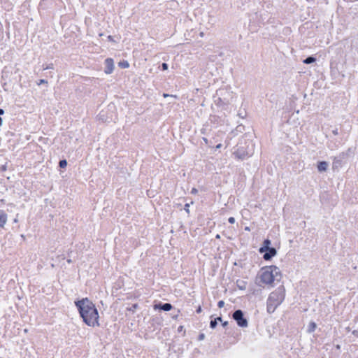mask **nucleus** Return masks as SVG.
<instances>
[{
  "mask_svg": "<svg viewBox=\"0 0 358 358\" xmlns=\"http://www.w3.org/2000/svg\"><path fill=\"white\" fill-rule=\"evenodd\" d=\"M175 206L177 207V208H180L182 206L181 203H176Z\"/></svg>",
  "mask_w": 358,
  "mask_h": 358,
  "instance_id": "052dcab7",
  "label": "nucleus"
},
{
  "mask_svg": "<svg viewBox=\"0 0 358 358\" xmlns=\"http://www.w3.org/2000/svg\"><path fill=\"white\" fill-rule=\"evenodd\" d=\"M199 35H200L201 37H203L204 36V33L203 31H201L199 33Z\"/></svg>",
  "mask_w": 358,
  "mask_h": 358,
  "instance_id": "0e129e2a",
  "label": "nucleus"
},
{
  "mask_svg": "<svg viewBox=\"0 0 358 358\" xmlns=\"http://www.w3.org/2000/svg\"><path fill=\"white\" fill-rule=\"evenodd\" d=\"M250 145H253L252 141L245 140L244 142H239L237 144L236 150L234 152L236 158L244 160L250 157L252 155V149L250 148Z\"/></svg>",
  "mask_w": 358,
  "mask_h": 358,
  "instance_id": "7ed1b4c3",
  "label": "nucleus"
},
{
  "mask_svg": "<svg viewBox=\"0 0 358 358\" xmlns=\"http://www.w3.org/2000/svg\"><path fill=\"white\" fill-rule=\"evenodd\" d=\"M221 324H222V326L224 328H225V327H227L228 326L229 322H228V321H222V322H221Z\"/></svg>",
  "mask_w": 358,
  "mask_h": 358,
  "instance_id": "37998d69",
  "label": "nucleus"
},
{
  "mask_svg": "<svg viewBox=\"0 0 358 358\" xmlns=\"http://www.w3.org/2000/svg\"><path fill=\"white\" fill-rule=\"evenodd\" d=\"M278 269V266L275 265L265 266L260 268L257 278L260 279V282L273 287L275 281L274 271Z\"/></svg>",
  "mask_w": 358,
  "mask_h": 358,
  "instance_id": "f03ea898",
  "label": "nucleus"
},
{
  "mask_svg": "<svg viewBox=\"0 0 358 358\" xmlns=\"http://www.w3.org/2000/svg\"><path fill=\"white\" fill-rule=\"evenodd\" d=\"M217 322L218 321H220V322L222 321V317L220 316V317H217L215 318H214Z\"/></svg>",
  "mask_w": 358,
  "mask_h": 358,
  "instance_id": "6e6d98bb",
  "label": "nucleus"
},
{
  "mask_svg": "<svg viewBox=\"0 0 358 358\" xmlns=\"http://www.w3.org/2000/svg\"><path fill=\"white\" fill-rule=\"evenodd\" d=\"M48 82L46 79H39L38 80L36 81V85L38 86L41 85H45L46 87H48Z\"/></svg>",
  "mask_w": 358,
  "mask_h": 358,
  "instance_id": "c756f323",
  "label": "nucleus"
},
{
  "mask_svg": "<svg viewBox=\"0 0 358 358\" xmlns=\"http://www.w3.org/2000/svg\"><path fill=\"white\" fill-rule=\"evenodd\" d=\"M3 124V119L0 117V127Z\"/></svg>",
  "mask_w": 358,
  "mask_h": 358,
  "instance_id": "e2e57ef3",
  "label": "nucleus"
},
{
  "mask_svg": "<svg viewBox=\"0 0 358 358\" xmlns=\"http://www.w3.org/2000/svg\"><path fill=\"white\" fill-rule=\"evenodd\" d=\"M107 38H108V41H109L115 42V40L113 39V36L111 35L108 36Z\"/></svg>",
  "mask_w": 358,
  "mask_h": 358,
  "instance_id": "09e8293b",
  "label": "nucleus"
},
{
  "mask_svg": "<svg viewBox=\"0 0 358 358\" xmlns=\"http://www.w3.org/2000/svg\"><path fill=\"white\" fill-rule=\"evenodd\" d=\"M337 157L343 160L348 158L349 157V154H348V152H342Z\"/></svg>",
  "mask_w": 358,
  "mask_h": 358,
  "instance_id": "2f4dec72",
  "label": "nucleus"
},
{
  "mask_svg": "<svg viewBox=\"0 0 358 358\" xmlns=\"http://www.w3.org/2000/svg\"><path fill=\"white\" fill-rule=\"evenodd\" d=\"M206 336L203 333H200L198 336V341H203L205 338Z\"/></svg>",
  "mask_w": 358,
  "mask_h": 358,
  "instance_id": "4c0bfd02",
  "label": "nucleus"
},
{
  "mask_svg": "<svg viewBox=\"0 0 358 358\" xmlns=\"http://www.w3.org/2000/svg\"><path fill=\"white\" fill-rule=\"evenodd\" d=\"M67 164H68L67 160L66 159H62L59 160L58 166L61 169H64L66 168Z\"/></svg>",
  "mask_w": 358,
  "mask_h": 358,
  "instance_id": "a878e982",
  "label": "nucleus"
},
{
  "mask_svg": "<svg viewBox=\"0 0 358 358\" xmlns=\"http://www.w3.org/2000/svg\"><path fill=\"white\" fill-rule=\"evenodd\" d=\"M245 115H246V112L245 111H244V114L242 112H239L238 113V116L240 117H241V118H243L245 116Z\"/></svg>",
  "mask_w": 358,
  "mask_h": 358,
  "instance_id": "8fccbe9b",
  "label": "nucleus"
},
{
  "mask_svg": "<svg viewBox=\"0 0 358 358\" xmlns=\"http://www.w3.org/2000/svg\"><path fill=\"white\" fill-rule=\"evenodd\" d=\"M46 68L48 69H54V64L52 63L46 64Z\"/></svg>",
  "mask_w": 358,
  "mask_h": 358,
  "instance_id": "a18cd8bd",
  "label": "nucleus"
},
{
  "mask_svg": "<svg viewBox=\"0 0 358 358\" xmlns=\"http://www.w3.org/2000/svg\"><path fill=\"white\" fill-rule=\"evenodd\" d=\"M262 289H263V287H262V285H259V283H258V282H256V285L250 287V288H249L250 294H251L254 296H262Z\"/></svg>",
  "mask_w": 358,
  "mask_h": 358,
  "instance_id": "9b49d317",
  "label": "nucleus"
},
{
  "mask_svg": "<svg viewBox=\"0 0 358 358\" xmlns=\"http://www.w3.org/2000/svg\"><path fill=\"white\" fill-rule=\"evenodd\" d=\"M7 170V162L0 166V172L3 173Z\"/></svg>",
  "mask_w": 358,
  "mask_h": 358,
  "instance_id": "e433bc0d",
  "label": "nucleus"
},
{
  "mask_svg": "<svg viewBox=\"0 0 358 358\" xmlns=\"http://www.w3.org/2000/svg\"><path fill=\"white\" fill-rule=\"evenodd\" d=\"M341 141H339L338 143L336 142H334L333 141H331L329 143H328V148L333 150H335V149H337L339 146V145H341Z\"/></svg>",
  "mask_w": 358,
  "mask_h": 358,
  "instance_id": "4be33fe9",
  "label": "nucleus"
},
{
  "mask_svg": "<svg viewBox=\"0 0 358 358\" xmlns=\"http://www.w3.org/2000/svg\"><path fill=\"white\" fill-rule=\"evenodd\" d=\"M194 202L192 201L190 203H186L184 206V210L186 211L187 214H189V206L190 204H193Z\"/></svg>",
  "mask_w": 358,
  "mask_h": 358,
  "instance_id": "72a5a7b5",
  "label": "nucleus"
},
{
  "mask_svg": "<svg viewBox=\"0 0 358 358\" xmlns=\"http://www.w3.org/2000/svg\"><path fill=\"white\" fill-rule=\"evenodd\" d=\"M231 318L236 321L239 327L245 328L248 326V320L245 316V313L241 309L235 310L232 313Z\"/></svg>",
  "mask_w": 358,
  "mask_h": 358,
  "instance_id": "39448f33",
  "label": "nucleus"
},
{
  "mask_svg": "<svg viewBox=\"0 0 358 358\" xmlns=\"http://www.w3.org/2000/svg\"><path fill=\"white\" fill-rule=\"evenodd\" d=\"M21 238L23 241H25L26 240V238H25V236L24 234H21Z\"/></svg>",
  "mask_w": 358,
  "mask_h": 358,
  "instance_id": "680f3d73",
  "label": "nucleus"
},
{
  "mask_svg": "<svg viewBox=\"0 0 358 358\" xmlns=\"http://www.w3.org/2000/svg\"><path fill=\"white\" fill-rule=\"evenodd\" d=\"M118 66L122 69H127L129 67V63L128 61L123 59L118 63Z\"/></svg>",
  "mask_w": 358,
  "mask_h": 358,
  "instance_id": "393cba45",
  "label": "nucleus"
},
{
  "mask_svg": "<svg viewBox=\"0 0 358 358\" xmlns=\"http://www.w3.org/2000/svg\"><path fill=\"white\" fill-rule=\"evenodd\" d=\"M342 166V160L338 157H335L333 162L332 169L335 170Z\"/></svg>",
  "mask_w": 358,
  "mask_h": 358,
  "instance_id": "aec40b11",
  "label": "nucleus"
},
{
  "mask_svg": "<svg viewBox=\"0 0 358 358\" xmlns=\"http://www.w3.org/2000/svg\"><path fill=\"white\" fill-rule=\"evenodd\" d=\"M178 333L182 332V336H185L186 331H185V329H184V326H182V325L179 326L178 327Z\"/></svg>",
  "mask_w": 358,
  "mask_h": 358,
  "instance_id": "c9c22d12",
  "label": "nucleus"
},
{
  "mask_svg": "<svg viewBox=\"0 0 358 358\" xmlns=\"http://www.w3.org/2000/svg\"><path fill=\"white\" fill-rule=\"evenodd\" d=\"M260 254L263 255V259L266 262L271 261L272 259L275 257L278 254V250L275 248L272 247L268 249H266V250L264 252H259Z\"/></svg>",
  "mask_w": 358,
  "mask_h": 358,
  "instance_id": "0eeeda50",
  "label": "nucleus"
},
{
  "mask_svg": "<svg viewBox=\"0 0 358 358\" xmlns=\"http://www.w3.org/2000/svg\"><path fill=\"white\" fill-rule=\"evenodd\" d=\"M222 147V144L218 143L217 145H215V150H218V149H220Z\"/></svg>",
  "mask_w": 358,
  "mask_h": 358,
  "instance_id": "864d4df0",
  "label": "nucleus"
},
{
  "mask_svg": "<svg viewBox=\"0 0 358 358\" xmlns=\"http://www.w3.org/2000/svg\"><path fill=\"white\" fill-rule=\"evenodd\" d=\"M317 324L314 322V321H310L308 325V327H307V333L308 334H312L313 333L315 329H317Z\"/></svg>",
  "mask_w": 358,
  "mask_h": 358,
  "instance_id": "a211bd4d",
  "label": "nucleus"
},
{
  "mask_svg": "<svg viewBox=\"0 0 358 358\" xmlns=\"http://www.w3.org/2000/svg\"><path fill=\"white\" fill-rule=\"evenodd\" d=\"M2 87H3V90H4L5 91H6V92H8V88H6V87H7V83H2Z\"/></svg>",
  "mask_w": 358,
  "mask_h": 358,
  "instance_id": "3c124183",
  "label": "nucleus"
},
{
  "mask_svg": "<svg viewBox=\"0 0 358 358\" xmlns=\"http://www.w3.org/2000/svg\"><path fill=\"white\" fill-rule=\"evenodd\" d=\"M279 305H277V303H273V301L269 302V301L267 300L266 310L269 314L273 313H274V311L275 310L276 308Z\"/></svg>",
  "mask_w": 358,
  "mask_h": 358,
  "instance_id": "f3484780",
  "label": "nucleus"
},
{
  "mask_svg": "<svg viewBox=\"0 0 358 358\" xmlns=\"http://www.w3.org/2000/svg\"><path fill=\"white\" fill-rule=\"evenodd\" d=\"M8 215L3 210H0V228L3 229L6 224Z\"/></svg>",
  "mask_w": 358,
  "mask_h": 358,
  "instance_id": "dca6fc26",
  "label": "nucleus"
},
{
  "mask_svg": "<svg viewBox=\"0 0 358 358\" xmlns=\"http://www.w3.org/2000/svg\"><path fill=\"white\" fill-rule=\"evenodd\" d=\"M214 103L215 104L221 108L222 110H228L229 109V106L225 103L224 100H223L221 96H217V93L213 96Z\"/></svg>",
  "mask_w": 358,
  "mask_h": 358,
  "instance_id": "1a4fd4ad",
  "label": "nucleus"
},
{
  "mask_svg": "<svg viewBox=\"0 0 358 358\" xmlns=\"http://www.w3.org/2000/svg\"><path fill=\"white\" fill-rule=\"evenodd\" d=\"M285 298V288L284 285H280L274 291H273L268 296V301H273L280 305Z\"/></svg>",
  "mask_w": 358,
  "mask_h": 358,
  "instance_id": "20e7f679",
  "label": "nucleus"
},
{
  "mask_svg": "<svg viewBox=\"0 0 358 358\" xmlns=\"http://www.w3.org/2000/svg\"><path fill=\"white\" fill-rule=\"evenodd\" d=\"M98 117H99V120L103 122H110V120H108V117L105 115L104 112L103 111H101L99 115H98Z\"/></svg>",
  "mask_w": 358,
  "mask_h": 358,
  "instance_id": "b1692460",
  "label": "nucleus"
},
{
  "mask_svg": "<svg viewBox=\"0 0 358 358\" xmlns=\"http://www.w3.org/2000/svg\"><path fill=\"white\" fill-rule=\"evenodd\" d=\"M274 275H275V280L280 281V278L282 275V272L280 271V268L278 267V269L274 271Z\"/></svg>",
  "mask_w": 358,
  "mask_h": 358,
  "instance_id": "bb28decb",
  "label": "nucleus"
},
{
  "mask_svg": "<svg viewBox=\"0 0 358 358\" xmlns=\"http://www.w3.org/2000/svg\"><path fill=\"white\" fill-rule=\"evenodd\" d=\"M352 334H353L355 336H356V337H357V338H358V329H356V330L352 331Z\"/></svg>",
  "mask_w": 358,
  "mask_h": 358,
  "instance_id": "603ef678",
  "label": "nucleus"
},
{
  "mask_svg": "<svg viewBox=\"0 0 358 358\" xmlns=\"http://www.w3.org/2000/svg\"><path fill=\"white\" fill-rule=\"evenodd\" d=\"M154 310H159L160 311L168 312L173 310L174 308L173 305L170 303H162L159 301L154 304L153 306Z\"/></svg>",
  "mask_w": 358,
  "mask_h": 358,
  "instance_id": "6e6552de",
  "label": "nucleus"
},
{
  "mask_svg": "<svg viewBox=\"0 0 358 358\" xmlns=\"http://www.w3.org/2000/svg\"><path fill=\"white\" fill-rule=\"evenodd\" d=\"M18 222V219L17 217H15L14 220H13V222H15L17 223Z\"/></svg>",
  "mask_w": 358,
  "mask_h": 358,
  "instance_id": "338daca9",
  "label": "nucleus"
},
{
  "mask_svg": "<svg viewBox=\"0 0 358 358\" xmlns=\"http://www.w3.org/2000/svg\"><path fill=\"white\" fill-rule=\"evenodd\" d=\"M138 308V303H133L131 306L127 308V310L129 312L134 313L136 310Z\"/></svg>",
  "mask_w": 358,
  "mask_h": 358,
  "instance_id": "c85d7f7f",
  "label": "nucleus"
},
{
  "mask_svg": "<svg viewBox=\"0 0 358 358\" xmlns=\"http://www.w3.org/2000/svg\"><path fill=\"white\" fill-rule=\"evenodd\" d=\"M52 4V0H41L40 2V6L43 8H46L49 5Z\"/></svg>",
  "mask_w": 358,
  "mask_h": 358,
  "instance_id": "5701e85b",
  "label": "nucleus"
},
{
  "mask_svg": "<svg viewBox=\"0 0 358 358\" xmlns=\"http://www.w3.org/2000/svg\"><path fill=\"white\" fill-rule=\"evenodd\" d=\"M332 134L334 135H338V129L337 127H335L333 130H332Z\"/></svg>",
  "mask_w": 358,
  "mask_h": 358,
  "instance_id": "de8ad7c7",
  "label": "nucleus"
},
{
  "mask_svg": "<svg viewBox=\"0 0 358 358\" xmlns=\"http://www.w3.org/2000/svg\"><path fill=\"white\" fill-rule=\"evenodd\" d=\"M224 301L223 300H220L217 302V307L221 308L224 307Z\"/></svg>",
  "mask_w": 358,
  "mask_h": 358,
  "instance_id": "58836bf2",
  "label": "nucleus"
},
{
  "mask_svg": "<svg viewBox=\"0 0 358 358\" xmlns=\"http://www.w3.org/2000/svg\"><path fill=\"white\" fill-rule=\"evenodd\" d=\"M104 73L106 74H110L114 70V60L113 58L108 57L104 61Z\"/></svg>",
  "mask_w": 358,
  "mask_h": 358,
  "instance_id": "9d476101",
  "label": "nucleus"
},
{
  "mask_svg": "<svg viewBox=\"0 0 358 358\" xmlns=\"http://www.w3.org/2000/svg\"><path fill=\"white\" fill-rule=\"evenodd\" d=\"M43 70H47L46 64L43 65Z\"/></svg>",
  "mask_w": 358,
  "mask_h": 358,
  "instance_id": "69168bd1",
  "label": "nucleus"
},
{
  "mask_svg": "<svg viewBox=\"0 0 358 358\" xmlns=\"http://www.w3.org/2000/svg\"><path fill=\"white\" fill-rule=\"evenodd\" d=\"M57 259L64 260L66 259V255L64 253L59 255H57Z\"/></svg>",
  "mask_w": 358,
  "mask_h": 358,
  "instance_id": "a19ab883",
  "label": "nucleus"
},
{
  "mask_svg": "<svg viewBox=\"0 0 358 358\" xmlns=\"http://www.w3.org/2000/svg\"><path fill=\"white\" fill-rule=\"evenodd\" d=\"M163 96H164V98L168 97V96H174V97H176V98L177 97L176 95H175V96H173V95H171V94H166V93H164V94H163Z\"/></svg>",
  "mask_w": 358,
  "mask_h": 358,
  "instance_id": "5fc2aeb1",
  "label": "nucleus"
},
{
  "mask_svg": "<svg viewBox=\"0 0 358 358\" xmlns=\"http://www.w3.org/2000/svg\"><path fill=\"white\" fill-rule=\"evenodd\" d=\"M180 310H179V309H177V310H176V313H176V315H173V316H172V318H173V319H174V320H177V318H178V314L180 313Z\"/></svg>",
  "mask_w": 358,
  "mask_h": 358,
  "instance_id": "79ce46f5",
  "label": "nucleus"
},
{
  "mask_svg": "<svg viewBox=\"0 0 358 358\" xmlns=\"http://www.w3.org/2000/svg\"><path fill=\"white\" fill-rule=\"evenodd\" d=\"M159 68L162 71H166L169 69V64L167 63L163 62Z\"/></svg>",
  "mask_w": 358,
  "mask_h": 358,
  "instance_id": "f704fd0d",
  "label": "nucleus"
},
{
  "mask_svg": "<svg viewBox=\"0 0 358 358\" xmlns=\"http://www.w3.org/2000/svg\"><path fill=\"white\" fill-rule=\"evenodd\" d=\"M271 245H272L271 241L268 238H265L264 240V241L262 242L261 246L258 249V252H264L266 250V249L272 248L273 246Z\"/></svg>",
  "mask_w": 358,
  "mask_h": 358,
  "instance_id": "2eb2a0df",
  "label": "nucleus"
},
{
  "mask_svg": "<svg viewBox=\"0 0 358 358\" xmlns=\"http://www.w3.org/2000/svg\"><path fill=\"white\" fill-rule=\"evenodd\" d=\"M338 63L336 61H331L330 62V69H331V75L335 78H336L340 74V71L338 69Z\"/></svg>",
  "mask_w": 358,
  "mask_h": 358,
  "instance_id": "ddd939ff",
  "label": "nucleus"
},
{
  "mask_svg": "<svg viewBox=\"0 0 358 358\" xmlns=\"http://www.w3.org/2000/svg\"><path fill=\"white\" fill-rule=\"evenodd\" d=\"M235 221H236V220H235V218H234V217H229L228 218V222H229V223H230V224H234V223H235Z\"/></svg>",
  "mask_w": 358,
  "mask_h": 358,
  "instance_id": "ea45409f",
  "label": "nucleus"
},
{
  "mask_svg": "<svg viewBox=\"0 0 358 358\" xmlns=\"http://www.w3.org/2000/svg\"><path fill=\"white\" fill-rule=\"evenodd\" d=\"M210 123L217 125H222L224 123V117L217 115H210L209 117Z\"/></svg>",
  "mask_w": 358,
  "mask_h": 358,
  "instance_id": "f8f14e48",
  "label": "nucleus"
},
{
  "mask_svg": "<svg viewBox=\"0 0 358 358\" xmlns=\"http://www.w3.org/2000/svg\"><path fill=\"white\" fill-rule=\"evenodd\" d=\"M247 282L243 280H237L236 285L241 290H245L246 289Z\"/></svg>",
  "mask_w": 358,
  "mask_h": 358,
  "instance_id": "412c9836",
  "label": "nucleus"
},
{
  "mask_svg": "<svg viewBox=\"0 0 358 358\" xmlns=\"http://www.w3.org/2000/svg\"><path fill=\"white\" fill-rule=\"evenodd\" d=\"M74 305L84 324L89 327H99V315L95 304L87 297L76 299Z\"/></svg>",
  "mask_w": 358,
  "mask_h": 358,
  "instance_id": "f257e3e1",
  "label": "nucleus"
},
{
  "mask_svg": "<svg viewBox=\"0 0 358 358\" xmlns=\"http://www.w3.org/2000/svg\"><path fill=\"white\" fill-rule=\"evenodd\" d=\"M352 148H349L345 152H348V154H349V156L350 155V154L352 153Z\"/></svg>",
  "mask_w": 358,
  "mask_h": 358,
  "instance_id": "4d7b16f0",
  "label": "nucleus"
},
{
  "mask_svg": "<svg viewBox=\"0 0 358 358\" xmlns=\"http://www.w3.org/2000/svg\"><path fill=\"white\" fill-rule=\"evenodd\" d=\"M317 61V58L315 55H310L304 59L302 62L306 64H313Z\"/></svg>",
  "mask_w": 358,
  "mask_h": 358,
  "instance_id": "6ab92c4d",
  "label": "nucleus"
},
{
  "mask_svg": "<svg viewBox=\"0 0 358 358\" xmlns=\"http://www.w3.org/2000/svg\"><path fill=\"white\" fill-rule=\"evenodd\" d=\"M217 322L214 318H213V316H211V320L209 324L210 328L214 329L217 327Z\"/></svg>",
  "mask_w": 358,
  "mask_h": 358,
  "instance_id": "cd10ccee",
  "label": "nucleus"
},
{
  "mask_svg": "<svg viewBox=\"0 0 358 358\" xmlns=\"http://www.w3.org/2000/svg\"><path fill=\"white\" fill-rule=\"evenodd\" d=\"M317 171L319 173L326 172L329 167V163L327 161H318L316 164Z\"/></svg>",
  "mask_w": 358,
  "mask_h": 358,
  "instance_id": "4468645a",
  "label": "nucleus"
},
{
  "mask_svg": "<svg viewBox=\"0 0 358 358\" xmlns=\"http://www.w3.org/2000/svg\"><path fill=\"white\" fill-rule=\"evenodd\" d=\"M198 193V189L196 187H193L191 190V194H196Z\"/></svg>",
  "mask_w": 358,
  "mask_h": 358,
  "instance_id": "49530a36",
  "label": "nucleus"
},
{
  "mask_svg": "<svg viewBox=\"0 0 358 358\" xmlns=\"http://www.w3.org/2000/svg\"><path fill=\"white\" fill-rule=\"evenodd\" d=\"M202 141L204 142V143L206 145H208L209 147H212L213 146V142L212 141H208V139L206 137H203L202 138Z\"/></svg>",
  "mask_w": 358,
  "mask_h": 358,
  "instance_id": "473e14b6",
  "label": "nucleus"
},
{
  "mask_svg": "<svg viewBox=\"0 0 358 358\" xmlns=\"http://www.w3.org/2000/svg\"><path fill=\"white\" fill-rule=\"evenodd\" d=\"M215 238L220 239V234H217L216 236H215Z\"/></svg>",
  "mask_w": 358,
  "mask_h": 358,
  "instance_id": "774afa93",
  "label": "nucleus"
},
{
  "mask_svg": "<svg viewBox=\"0 0 358 358\" xmlns=\"http://www.w3.org/2000/svg\"><path fill=\"white\" fill-rule=\"evenodd\" d=\"M201 312H202V308H201V306H199L196 308V313L197 314H199V313H201Z\"/></svg>",
  "mask_w": 358,
  "mask_h": 358,
  "instance_id": "c03bdc74",
  "label": "nucleus"
},
{
  "mask_svg": "<svg viewBox=\"0 0 358 358\" xmlns=\"http://www.w3.org/2000/svg\"><path fill=\"white\" fill-rule=\"evenodd\" d=\"M5 113V110L3 108H0V116L3 115Z\"/></svg>",
  "mask_w": 358,
  "mask_h": 358,
  "instance_id": "13d9d810",
  "label": "nucleus"
},
{
  "mask_svg": "<svg viewBox=\"0 0 358 358\" xmlns=\"http://www.w3.org/2000/svg\"><path fill=\"white\" fill-rule=\"evenodd\" d=\"M216 93L217 96H221V98L224 100L225 103H227L229 106L234 98L233 92L227 88H220L216 90Z\"/></svg>",
  "mask_w": 358,
  "mask_h": 358,
  "instance_id": "423d86ee",
  "label": "nucleus"
},
{
  "mask_svg": "<svg viewBox=\"0 0 358 358\" xmlns=\"http://www.w3.org/2000/svg\"><path fill=\"white\" fill-rule=\"evenodd\" d=\"M201 133L202 134H206V129L202 128V129H201Z\"/></svg>",
  "mask_w": 358,
  "mask_h": 358,
  "instance_id": "bf43d9fd",
  "label": "nucleus"
},
{
  "mask_svg": "<svg viewBox=\"0 0 358 358\" xmlns=\"http://www.w3.org/2000/svg\"><path fill=\"white\" fill-rule=\"evenodd\" d=\"M73 251L71 250H69L68 252H67V259H66V262L69 263V264H72L73 262V261L71 259V254H72Z\"/></svg>",
  "mask_w": 358,
  "mask_h": 358,
  "instance_id": "7c9ffc66",
  "label": "nucleus"
}]
</instances>
